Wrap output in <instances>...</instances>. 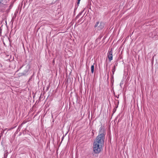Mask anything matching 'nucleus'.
<instances>
[{"label":"nucleus","instance_id":"7ed1b4c3","mask_svg":"<svg viewBox=\"0 0 158 158\" xmlns=\"http://www.w3.org/2000/svg\"><path fill=\"white\" fill-rule=\"evenodd\" d=\"M26 69L25 70L23 73H20L21 74V75H26L28 74L27 73L29 71L30 66L29 65H27L26 66Z\"/></svg>","mask_w":158,"mask_h":158},{"label":"nucleus","instance_id":"6ab92c4d","mask_svg":"<svg viewBox=\"0 0 158 158\" xmlns=\"http://www.w3.org/2000/svg\"><path fill=\"white\" fill-rule=\"evenodd\" d=\"M64 136H63L62 137V138L61 141V142L60 143H61L62 142V141L63 140V139H64Z\"/></svg>","mask_w":158,"mask_h":158},{"label":"nucleus","instance_id":"4be33fe9","mask_svg":"<svg viewBox=\"0 0 158 158\" xmlns=\"http://www.w3.org/2000/svg\"><path fill=\"white\" fill-rule=\"evenodd\" d=\"M49 86H48V87H47V90H48V89H49Z\"/></svg>","mask_w":158,"mask_h":158},{"label":"nucleus","instance_id":"9b49d317","mask_svg":"<svg viewBox=\"0 0 158 158\" xmlns=\"http://www.w3.org/2000/svg\"><path fill=\"white\" fill-rule=\"evenodd\" d=\"M82 12H81L79 13V14L76 16L75 19H77L80 17V16L81 15V14H82Z\"/></svg>","mask_w":158,"mask_h":158},{"label":"nucleus","instance_id":"bb28decb","mask_svg":"<svg viewBox=\"0 0 158 158\" xmlns=\"http://www.w3.org/2000/svg\"><path fill=\"white\" fill-rule=\"evenodd\" d=\"M114 94H115V93H114Z\"/></svg>","mask_w":158,"mask_h":158},{"label":"nucleus","instance_id":"412c9836","mask_svg":"<svg viewBox=\"0 0 158 158\" xmlns=\"http://www.w3.org/2000/svg\"><path fill=\"white\" fill-rule=\"evenodd\" d=\"M2 64H0V68L2 67Z\"/></svg>","mask_w":158,"mask_h":158},{"label":"nucleus","instance_id":"39448f33","mask_svg":"<svg viewBox=\"0 0 158 158\" xmlns=\"http://www.w3.org/2000/svg\"><path fill=\"white\" fill-rule=\"evenodd\" d=\"M104 25L105 24L104 23L102 22H101L100 23L99 25L98 26V27L99 29L102 30L104 28Z\"/></svg>","mask_w":158,"mask_h":158},{"label":"nucleus","instance_id":"f03ea898","mask_svg":"<svg viewBox=\"0 0 158 158\" xmlns=\"http://www.w3.org/2000/svg\"><path fill=\"white\" fill-rule=\"evenodd\" d=\"M107 56L109 59V61H110L113 59V55H112V49L111 48L109 50L108 54Z\"/></svg>","mask_w":158,"mask_h":158},{"label":"nucleus","instance_id":"5701e85b","mask_svg":"<svg viewBox=\"0 0 158 158\" xmlns=\"http://www.w3.org/2000/svg\"><path fill=\"white\" fill-rule=\"evenodd\" d=\"M117 64H118V63H115V66H117Z\"/></svg>","mask_w":158,"mask_h":158},{"label":"nucleus","instance_id":"393cba45","mask_svg":"<svg viewBox=\"0 0 158 158\" xmlns=\"http://www.w3.org/2000/svg\"><path fill=\"white\" fill-rule=\"evenodd\" d=\"M118 107V105H117V106L116 107V109Z\"/></svg>","mask_w":158,"mask_h":158},{"label":"nucleus","instance_id":"1a4fd4ad","mask_svg":"<svg viewBox=\"0 0 158 158\" xmlns=\"http://www.w3.org/2000/svg\"><path fill=\"white\" fill-rule=\"evenodd\" d=\"M13 6V5L12 4L10 5L9 6L8 9H7L6 10V12H8L9 11V10L12 8V7Z\"/></svg>","mask_w":158,"mask_h":158},{"label":"nucleus","instance_id":"dca6fc26","mask_svg":"<svg viewBox=\"0 0 158 158\" xmlns=\"http://www.w3.org/2000/svg\"><path fill=\"white\" fill-rule=\"evenodd\" d=\"M116 110V109L115 108H114V110H113V114L115 112Z\"/></svg>","mask_w":158,"mask_h":158},{"label":"nucleus","instance_id":"20e7f679","mask_svg":"<svg viewBox=\"0 0 158 158\" xmlns=\"http://www.w3.org/2000/svg\"><path fill=\"white\" fill-rule=\"evenodd\" d=\"M6 0H0V6H4V7L6 8L7 6L6 3Z\"/></svg>","mask_w":158,"mask_h":158},{"label":"nucleus","instance_id":"a878e982","mask_svg":"<svg viewBox=\"0 0 158 158\" xmlns=\"http://www.w3.org/2000/svg\"><path fill=\"white\" fill-rule=\"evenodd\" d=\"M107 81H108V78H107Z\"/></svg>","mask_w":158,"mask_h":158},{"label":"nucleus","instance_id":"4468645a","mask_svg":"<svg viewBox=\"0 0 158 158\" xmlns=\"http://www.w3.org/2000/svg\"><path fill=\"white\" fill-rule=\"evenodd\" d=\"M27 122V121H24L23 122L21 123V124L20 125V126H22V125L25 124V123H26Z\"/></svg>","mask_w":158,"mask_h":158},{"label":"nucleus","instance_id":"ddd939ff","mask_svg":"<svg viewBox=\"0 0 158 158\" xmlns=\"http://www.w3.org/2000/svg\"><path fill=\"white\" fill-rule=\"evenodd\" d=\"M21 126H19V127H18V129H17L16 131V132H18V131H19L20 130V127H21Z\"/></svg>","mask_w":158,"mask_h":158},{"label":"nucleus","instance_id":"b1692460","mask_svg":"<svg viewBox=\"0 0 158 158\" xmlns=\"http://www.w3.org/2000/svg\"><path fill=\"white\" fill-rule=\"evenodd\" d=\"M107 66H108V63H107L106 64V67H107Z\"/></svg>","mask_w":158,"mask_h":158},{"label":"nucleus","instance_id":"6e6552de","mask_svg":"<svg viewBox=\"0 0 158 158\" xmlns=\"http://www.w3.org/2000/svg\"><path fill=\"white\" fill-rule=\"evenodd\" d=\"M115 69H116V67H115V66L114 65V67L113 68V69H112V75H114V73L115 71Z\"/></svg>","mask_w":158,"mask_h":158},{"label":"nucleus","instance_id":"a211bd4d","mask_svg":"<svg viewBox=\"0 0 158 158\" xmlns=\"http://www.w3.org/2000/svg\"><path fill=\"white\" fill-rule=\"evenodd\" d=\"M123 84V82H121L120 83V85L122 87V85Z\"/></svg>","mask_w":158,"mask_h":158},{"label":"nucleus","instance_id":"aec40b11","mask_svg":"<svg viewBox=\"0 0 158 158\" xmlns=\"http://www.w3.org/2000/svg\"><path fill=\"white\" fill-rule=\"evenodd\" d=\"M114 96H115V97H116L117 98H118L119 96V95H118V96H115V95H114Z\"/></svg>","mask_w":158,"mask_h":158},{"label":"nucleus","instance_id":"f3484780","mask_svg":"<svg viewBox=\"0 0 158 158\" xmlns=\"http://www.w3.org/2000/svg\"><path fill=\"white\" fill-rule=\"evenodd\" d=\"M107 77H108V82H109L108 80H109V73H108V74L107 75Z\"/></svg>","mask_w":158,"mask_h":158},{"label":"nucleus","instance_id":"f8f14e48","mask_svg":"<svg viewBox=\"0 0 158 158\" xmlns=\"http://www.w3.org/2000/svg\"><path fill=\"white\" fill-rule=\"evenodd\" d=\"M99 21L97 22V23H96V24L94 25V27H97L98 26V25L99 24Z\"/></svg>","mask_w":158,"mask_h":158},{"label":"nucleus","instance_id":"f257e3e1","mask_svg":"<svg viewBox=\"0 0 158 158\" xmlns=\"http://www.w3.org/2000/svg\"><path fill=\"white\" fill-rule=\"evenodd\" d=\"M106 134L104 127L101 124L99 130L98 135L96 137L93 143V151L94 153L98 154L102 150Z\"/></svg>","mask_w":158,"mask_h":158},{"label":"nucleus","instance_id":"0eeeda50","mask_svg":"<svg viewBox=\"0 0 158 158\" xmlns=\"http://www.w3.org/2000/svg\"><path fill=\"white\" fill-rule=\"evenodd\" d=\"M94 64L91 66V72L92 73H93L94 72Z\"/></svg>","mask_w":158,"mask_h":158},{"label":"nucleus","instance_id":"2eb2a0df","mask_svg":"<svg viewBox=\"0 0 158 158\" xmlns=\"http://www.w3.org/2000/svg\"><path fill=\"white\" fill-rule=\"evenodd\" d=\"M33 75H33H31V77H30L29 81H31Z\"/></svg>","mask_w":158,"mask_h":158},{"label":"nucleus","instance_id":"9d476101","mask_svg":"<svg viewBox=\"0 0 158 158\" xmlns=\"http://www.w3.org/2000/svg\"><path fill=\"white\" fill-rule=\"evenodd\" d=\"M114 82V75H112L111 76V82L112 85L113 84Z\"/></svg>","mask_w":158,"mask_h":158},{"label":"nucleus","instance_id":"423d86ee","mask_svg":"<svg viewBox=\"0 0 158 158\" xmlns=\"http://www.w3.org/2000/svg\"><path fill=\"white\" fill-rule=\"evenodd\" d=\"M80 1H81V0H77V4L76 5V6H75V9L74 10V12H75V10H77L78 7V6L79 4H80Z\"/></svg>","mask_w":158,"mask_h":158}]
</instances>
